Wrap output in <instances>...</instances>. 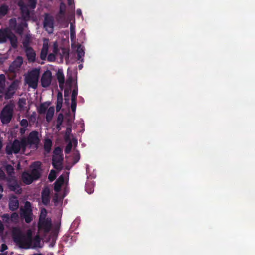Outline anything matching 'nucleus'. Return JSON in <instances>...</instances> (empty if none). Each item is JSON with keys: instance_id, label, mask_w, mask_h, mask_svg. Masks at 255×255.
<instances>
[{"instance_id": "1", "label": "nucleus", "mask_w": 255, "mask_h": 255, "mask_svg": "<svg viewBox=\"0 0 255 255\" xmlns=\"http://www.w3.org/2000/svg\"><path fill=\"white\" fill-rule=\"evenodd\" d=\"M51 227V220L47 217L46 210L42 209L38 223V233H35V230L29 229L24 235L20 228L14 227L12 229V236L14 241L21 248H40L42 246L43 243L39 235L49 232Z\"/></svg>"}, {"instance_id": "2", "label": "nucleus", "mask_w": 255, "mask_h": 255, "mask_svg": "<svg viewBox=\"0 0 255 255\" xmlns=\"http://www.w3.org/2000/svg\"><path fill=\"white\" fill-rule=\"evenodd\" d=\"M40 162H35L31 166V174L28 172L23 173L22 176L23 182L26 184H30L33 180L37 179L40 175Z\"/></svg>"}, {"instance_id": "3", "label": "nucleus", "mask_w": 255, "mask_h": 255, "mask_svg": "<svg viewBox=\"0 0 255 255\" xmlns=\"http://www.w3.org/2000/svg\"><path fill=\"white\" fill-rule=\"evenodd\" d=\"M19 82L17 80L13 81L12 84L5 89V78L3 74L0 75V93H4L6 99L10 98L18 88Z\"/></svg>"}, {"instance_id": "4", "label": "nucleus", "mask_w": 255, "mask_h": 255, "mask_svg": "<svg viewBox=\"0 0 255 255\" xmlns=\"http://www.w3.org/2000/svg\"><path fill=\"white\" fill-rule=\"evenodd\" d=\"M40 73V68H34L28 71L24 75L25 84L30 88L36 89L37 87Z\"/></svg>"}, {"instance_id": "5", "label": "nucleus", "mask_w": 255, "mask_h": 255, "mask_svg": "<svg viewBox=\"0 0 255 255\" xmlns=\"http://www.w3.org/2000/svg\"><path fill=\"white\" fill-rule=\"evenodd\" d=\"M25 150V143L23 142L22 138L19 140H15L13 142L8 143L6 148L7 154H16L20 152L23 153Z\"/></svg>"}, {"instance_id": "6", "label": "nucleus", "mask_w": 255, "mask_h": 255, "mask_svg": "<svg viewBox=\"0 0 255 255\" xmlns=\"http://www.w3.org/2000/svg\"><path fill=\"white\" fill-rule=\"evenodd\" d=\"M22 140L25 143L26 149L29 148L36 149L37 148L39 142L38 133L35 131H32L29 134L27 138L23 137Z\"/></svg>"}, {"instance_id": "7", "label": "nucleus", "mask_w": 255, "mask_h": 255, "mask_svg": "<svg viewBox=\"0 0 255 255\" xmlns=\"http://www.w3.org/2000/svg\"><path fill=\"white\" fill-rule=\"evenodd\" d=\"M13 111L12 105H7L3 108L0 116L3 124H7L10 121L13 115Z\"/></svg>"}, {"instance_id": "8", "label": "nucleus", "mask_w": 255, "mask_h": 255, "mask_svg": "<svg viewBox=\"0 0 255 255\" xmlns=\"http://www.w3.org/2000/svg\"><path fill=\"white\" fill-rule=\"evenodd\" d=\"M20 214L26 223H30L32 220L33 214L30 202H25L24 207L20 209Z\"/></svg>"}, {"instance_id": "9", "label": "nucleus", "mask_w": 255, "mask_h": 255, "mask_svg": "<svg viewBox=\"0 0 255 255\" xmlns=\"http://www.w3.org/2000/svg\"><path fill=\"white\" fill-rule=\"evenodd\" d=\"M7 39H9L13 47H16L17 39L15 36L10 33L8 29L0 30V43L5 42Z\"/></svg>"}, {"instance_id": "10", "label": "nucleus", "mask_w": 255, "mask_h": 255, "mask_svg": "<svg viewBox=\"0 0 255 255\" xmlns=\"http://www.w3.org/2000/svg\"><path fill=\"white\" fill-rule=\"evenodd\" d=\"M29 4L28 6H24L21 0L18 3V5L20 7L22 16L24 20H27L29 17V9H34L35 7L36 0H28Z\"/></svg>"}, {"instance_id": "11", "label": "nucleus", "mask_w": 255, "mask_h": 255, "mask_svg": "<svg viewBox=\"0 0 255 255\" xmlns=\"http://www.w3.org/2000/svg\"><path fill=\"white\" fill-rule=\"evenodd\" d=\"M62 160V150L60 148L57 147L54 151L52 159V164L56 169H61Z\"/></svg>"}, {"instance_id": "12", "label": "nucleus", "mask_w": 255, "mask_h": 255, "mask_svg": "<svg viewBox=\"0 0 255 255\" xmlns=\"http://www.w3.org/2000/svg\"><path fill=\"white\" fill-rule=\"evenodd\" d=\"M69 178V172H65L61 175L56 181L54 186V190L58 192L62 188H65Z\"/></svg>"}, {"instance_id": "13", "label": "nucleus", "mask_w": 255, "mask_h": 255, "mask_svg": "<svg viewBox=\"0 0 255 255\" xmlns=\"http://www.w3.org/2000/svg\"><path fill=\"white\" fill-rule=\"evenodd\" d=\"M4 223L7 225L16 224L19 222V215L16 213H13L11 215L8 214H4L1 216Z\"/></svg>"}, {"instance_id": "14", "label": "nucleus", "mask_w": 255, "mask_h": 255, "mask_svg": "<svg viewBox=\"0 0 255 255\" xmlns=\"http://www.w3.org/2000/svg\"><path fill=\"white\" fill-rule=\"evenodd\" d=\"M52 73L50 71L46 70L42 74L41 78V85L43 87H48L52 81Z\"/></svg>"}, {"instance_id": "15", "label": "nucleus", "mask_w": 255, "mask_h": 255, "mask_svg": "<svg viewBox=\"0 0 255 255\" xmlns=\"http://www.w3.org/2000/svg\"><path fill=\"white\" fill-rule=\"evenodd\" d=\"M44 27L49 33H52L53 31V19L51 16L45 15Z\"/></svg>"}, {"instance_id": "16", "label": "nucleus", "mask_w": 255, "mask_h": 255, "mask_svg": "<svg viewBox=\"0 0 255 255\" xmlns=\"http://www.w3.org/2000/svg\"><path fill=\"white\" fill-rule=\"evenodd\" d=\"M16 25V20L15 19H11L10 21V26L11 28L14 29L17 32H18L19 34H21L22 33V29H23L25 28H26L27 24L24 22V23H22L21 25L18 26L17 28L15 27Z\"/></svg>"}, {"instance_id": "17", "label": "nucleus", "mask_w": 255, "mask_h": 255, "mask_svg": "<svg viewBox=\"0 0 255 255\" xmlns=\"http://www.w3.org/2000/svg\"><path fill=\"white\" fill-rule=\"evenodd\" d=\"M23 62V59L21 57H18L10 65L9 69L12 71H15L19 68Z\"/></svg>"}, {"instance_id": "18", "label": "nucleus", "mask_w": 255, "mask_h": 255, "mask_svg": "<svg viewBox=\"0 0 255 255\" xmlns=\"http://www.w3.org/2000/svg\"><path fill=\"white\" fill-rule=\"evenodd\" d=\"M78 94L77 89H74L72 94L71 97V108L72 112L74 113V116L75 115V113L76 109V98Z\"/></svg>"}, {"instance_id": "19", "label": "nucleus", "mask_w": 255, "mask_h": 255, "mask_svg": "<svg viewBox=\"0 0 255 255\" xmlns=\"http://www.w3.org/2000/svg\"><path fill=\"white\" fill-rule=\"evenodd\" d=\"M19 207V202L16 197H12L10 199L9 207L11 210H15Z\"/></svg>"}, {"instance_id": "20", "label": "nucleus", "mask_w": 255, "mask_h": 255, "mask_svg": "<svg viewBox=\"0 0 255 255\" xmlns=\"http://www.w3.org/2000/svg\"><path fill=\"white\" fill-rule=\"evenodd\" d=\"M48 49V40L44 39L43 41V45L41 52V58L42 59H45L47 55Z\"/></svg>"}, {"instance_id": "21", "label": "nucleus", "mask_w": 255, "mask_h": 255, "mask_svg": "<svg viewBox=\"0 0 255 255\" xmlns=\"http://www.w3.org/2000/svg\"><path fill=\"white\" fill-rule=\"evenodd\" d=\"M52 53L50 54L48 56V60L49 61H53L55 59V54L57 53L58 51V45L56 42H54L52 48Z\"/></svg>"}, {"instance_id": "22", "label": "nucleus", "mask_w": 255, "mask_h": 255, "mask_svg": "<svg viewBox=\"0 0 255 255\" xmlns=\"http://www.w3.org/2000/svg\"><path fill=\"white\" fill-rule=\"evenodd\" d=\"M26 54L28 60L30 62H33L35 59V53L33 50L31 48L28 47L26 49Z\"/></svg>"}, {"instance_id": "23", "label": "nucleus", "mask_w": 255, "mask_h": 255, "mask_svg": "<svg viewBox=\"0 0 255 255\" xmlns=\"http://www.w3.org/2000/svg\"><path fill=\"white\" fill-rule=\"evenodd\" d=\"M49 190L48 188L43 190L42 194V202L44 204H47L49 201Z\"/></svg>"}, {"instance_id": "24", "label": "nucleus", "mask_w": 255, "mask_h": 255, "mask_svg": "<svg viewBox=\"0 0 255 255\" xmlns=\"http://www.w3.org/2000/svg\"><path fill=\"white\" fill-rule=\"evenodd\" d=\"M50 103L45 102L40 105L38 108V112L40 114L45 113L47 112L48 109L50 107Z\"/></svg>"}, {"instance_id": "25", "label": "nucleus", "mask_w": 255, "mask_h": 255, "mask_svg": "<svg viewBox=\"0 0 255 255\" xmlns=\"http://www.w3.org/2000/svg\"><path fill=\"white\" fill-rule=\"evenodd\" d=\"M8 185L10 189L13 191H15L16 192H19L21 190L19 186L17 184V183L16 182H13V183L10 182L9 183Z\"/></svg>"}, {"instance_id": "26", "label": "nucleus", "mask_w": 255, "mask_h": 255, "mask_svg": "<svg viewBox=\"0 0 255 255\" xmlns=\"http://www.w3.org/2000/svg\"><path fill=\"white\" fill-rule=\"evenodd\" d=\"M57 78L59 83V86L60 88L62 89L63 88L64 82V76L62 72L59 71L57 74Z\"/></svg>"}, {"instance_id": "27", "label": "nucleus", "mask_w": 255, "mask_h": 255, "mask_svg": "<svg viewBox=\"0 0 255 255\" xmlns=\"http://www.w3.org/2000/svg\"><path fill=\"white\" fill-rule=\"evenodd\" d=\"M54 113V108L53 107H50L46 112V119L48 121H50Z\"/></svg>"}, {"instance_id": "28", "label": "nucleus", "mask_w": 255, "mask_h": 255, "mask_svg": "<svg viewBox=\"0 0 255 255\" xmlns=\"http://www.w3.org/2000/svg\"><path fill=\"white\" fill-rule=\"evenodd\" d=\"M77 52L78 53V59L81 60V61H83V59L81 60V59L84 56V51L83 48V47L80 45L78 47L77 49Z\"/></svg>"}, {"instance_id": "29", "label": "nucleus", "mask_w": 255, "mask_h": 255, "mask_svg": "<svg viewBox=\"0 0 255 255\" xmlns=\"http://www.w3.org/2000/svg\"><path fill=\"white\" fill-rule=\"evenodd\" d=\"M52 146V141L50 139H46L44 141V148L47 152L50 150Z\"/></svg>"}, {"instance_id": "30", "label": "nucleus", "mask_w": 255, "mask_h": 255, "mask_svg": "<svg viewBox=\"0 0 255 255\" xmlns=\"http://www.w3.org/2000/svg\"><path fill=\"white\" fill-rule=\"evenodd\" d=\"M77 143V140L75 138H73L72 141H70L68 143V144L67 145V146H66V147L65 148L66 153H68L70 151L71 148H72V143H73L74 144H76Z\"/></svg>"}, {"instance_id": "31", "label": "nucleus", "mask_w": 255, "mask_h": 255, "mask_svg": "<svg viewBox=\"0 0 255 255\" xmlns=\"http://www.w3.org/2000/svg\"><path fill=\"white\" fill-rule=\"evenodd\" d=\"M70 33H71V40L73 42L75 39V26L73 24L71 23L70 25Z\"/></svg>"}, {"instance_id": "32", "label": "nucleus", "mask_w": 255, "mask_h": 255, "mask_svg": "<svg viewBox=\"0 0 255 255\" xmlns=\"http://www.w3.org/2000/svg\"><path fill=\"white\" fill-rule=\"evenodd\" d=\"M86 191L89 194L93 193L94 191V185L92 183H88L86 185Z\"/></svg>"}, {"instance_id": "33", "label": "nucleus", "mask_w": 255, "mask_h": 255, "mask_svg": "<svg viewBox=\"0 0 255 255\" xmlns=\"http://www.w3.org/2000/svg\"><path fill=\"white\" fill-rule=\"evenodd\" d=\"M62 93H59L58 94V102L57 105V109L59 110L62 106Z\"/></svg>"}, {"instance_id": "34", "label": "nucleus", "mask_w": 255, "mask_h": 255, "mask_svg": "<svg viewBox=\"0 0 255 255\" xmlns=\"http://www.w3.org/2000/svg\"><path fill=\"white\" fill-rule=\"evenodd\" d=\"M79 159H80V154L78 151H75L74 152L73 164L76 163L79 161Z\"/></svg>"}, {"instance_id": "35", "label": "nucleus", "mask_w": 255, "mask_h": 255, "mask_svg": "<svg viewBox=\"0 0 255 255\" xmlns=\"http://www.w3.org/2000/svg\"><path fill=\"white\" fill-rule=\"evenodd\" d=\"M7 11V7L6 6H2L0 7V16L5 15Z\"/></svg>"}, {"instance_id": "36", "label": "nucleus", "mask_w": 255, "mask_h": 255, "mask_svg": "<svg viewBox=\"0 0 255 255\" xmlns=\"http://www.w3.org/2000/svg\"><path fill=\"white\" fill-rule=\"evenodd\" d=\"M56 177V172L54 170H52L49 175V179L50 181H53Z\"/></svg>"}, {"instance_id": "37", "label": "nucleus", "mask_w": 255, "mask_h": 255, "mask_svg": "<svg viewBox=\"0 0 255 255\" xmlns=\"http://www.w3.org/2000/svg\"><path fill=\"white\" fill-rule=\"evenodd\" d=\"M28 125V121L26 119H23L20 122V125L22 127H27Z\"/></svg>"}, {"instance_id": "38", "label": "nucleus", "mask_w": 255, "mask_h": 255, "mask_svg": "<svg viewBox=\"0 0 255 255\" xmlns=\"http://www.w3.org/2000/svg\"><path fill=\"white\" fill-rule=\"evenodd\" d=\"M6 170L7 173L9 175H11V174L13 172V168L11 165H8L6 167Z\"/></svg>"}, {"instance_id": "39", "label": "nucleus", "mask_w": 255, "mask_h": 255, "mask_svg": "<svg viewBox=\"0 0 255 255\" xmlns=\"http://www.w3.org/2000/svg\"><path fill=\"white\" fill-rule=\"evenodd\" d=\"M18 104L20 108H22L25 105V100L23 99H20Z\"/></svg>"}, {"instance_id": "40", "label": "nucleus", "mask_w": 255, "mask_h": 255, "mask_svg": "<svg viewBox=\"0 0 255 255\" xmlns=\"http://www.w3.org/2000/svg\"><path fill=\"white\" fill-rule=\"evenodd\" d=\"M4 231V225L2 222L0 221V235H2Z\"/></svg>"}, {"instance_id": "41", "label": "nucleus", "mask_w": 255, "mask_h": 255, "mask_svg": "<svg viewBox=\"0 0 255 255\" xmlns=\"http://www.w3.org/2000/svg\"><path fill=\"white\" fill-rule=\"evenodd\" d=\"M7 249V246L5 244H3L1 246L0 249L1 252H3L4 251Z\"/></svg>"}, {"instance_id": "42", "label": "nucleus", "mask_w": 255, "mask_h": 255, "mask_svg": "<svg viewBox=\"0 0 255 255\" xmlns=\"http://www.w3.org/2000/svg\"><path fill=\"white\" fill-rule=\"evenodd\" d=\"M5 177V175L3 171L0 169V179H3Z\"/></svg>"}, {"instance_id": "43", "label": "nucleus", "mask_w": 255, "mask_h": 255, "mask_svg": "<svg viewBox=\"0 0 255 255\" xmlns=\"http://www.w3.org/2000/svg\"><path fill=\"white\" fill-rule=\"evenodd\" d=\"M26 127H22V128H21L20 129V133L23 134H24L25 131H26Z\"/></svg>"}, {"instance_id": "44", "label": "nucleus", "mask_w": 255, "mask_h": 255, "mask_svg": "<svg viewBox=\"0 0 255 255\" xmlns=\"http://www.w3.org/2000/svg\"><path fill=\"white\" fill-rule=\"evenodd\" d=\"M76 13H77V15H78L79 16H82L81 10L80 9H77V11H76Z\"/></svg>"}, {"instance_id": "45", "label": "nucleus", "mask_w": 255, "mask_h": 255, "mask_svg": "<svg viewBox=\"0 0 255 255\" xmlns=\"http://www.w3.org/2000/svg\"><path fill=\"white\" fill-rule=\"evenodd\" d=\"M2 192H3V188L1 185H0V199L2 197Z\"/></svg>"}, {"instance_id": "46", "label": "nucleus", "mask_w": 255, "mask_h": 255, "mask_svg": "<svg viewBox=\"0 0 255 255\" xmlns=\"http://www.w3.org/2000/svg\"><path fill=\"white\" fill-rule=\"evenodd\" d=\"M65 8V5L63 3H61L60 5V11L62 12V9Z\"/></svg>"}, {"instance_id": "47", "label": "nucleus", "mask_w": 255, "mask_h": 255, "mask_svg": "<svg viewBox=\"0 0 255 255\" xmlns=\"http://www.w3.org/2000/svg\"><path fill=\"white\" fill-rule=\"evenodd\" d=\"M71 129L69 128V129H67V131H66V134H70V133L71 132Z\"/></svg>"}, {"instance_id": "48", "label": "nucleus", "mask_w": 255, "mask_h": 255, "mask_svg": "<svg viewBox=\"0 0 255 255\" xmlns=\"http://www.w3.org/2000/svg\"><path fill=\"white\" fill-rule=\"evenodd\" d=\"M68 3L69 5L73 4V2H72V0H68Z\"/></svg>"}, {"instance_id": "49", "label": "nucleus", "mask_w": 255, "mask_h": 255, "mask_svg": "<svg viewBox=\"0 0 255 255\" xmlns=\"http://www.w3.org/2000/svg\"><path fill=\"white\" fill-rule=\"evenodd\" d=\"M54 201H55V203L56 204V205H57L58 204V200H57V199L56 198H55L54 199Z\"/></svg>"}, {"instance_id": "50", "label": "nucleus", "mask_w": 255, "mask_h": 255, "mask_svg": "<svg viewBox=\"0 0 255 255\" xmlns=\"http://www.w3.org/2000/svg\"><path fill=\"white\" fill-rule=\"evenodd\" d=\"M71 82V80L70 79H68L67 82H66V84H69L70 82Z\"/></svg>"}, {"instance_id": "51", "label": "nucleus", "mask_w": 255, "mask_h": 255, "mask_svg": "<svg viewBox=\"0 0 255 255\" xmlns=\"http://www.w3.org/2000/svg\"><path fill=\"white\" fill-rule=\"evenodd\" d=\"M79 69H81L82 68V65H80L79 66Z\"/></svg>"}, {"instance_id": "52", "label": "nucleus", "mask_w": 255, "mask_h": 255, "mask_svg": "<svg viewBox=\"0 0 255 255\" xmlns=\"http://www.w3.org/2000/svg\"><path fill=\"white\" fill-rule=\"evenodd\" d=\"M17 168L20 169V164H18L17 165Z\"/></svg>"}, {"instance_id": "53", "label": "nucleus", "mask_w": 255, "mask_h": 255, "mask_svg": "<svg viewBox=\"0 0 255 255\" xmlns=\"http://www.w3.org/2000/svg\"><path fill=\"white\" fill-rule=\"evenodd\" d=\"M86 170H87V171H88V167H87Z\"/></svg>"}]
</instances>
